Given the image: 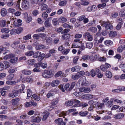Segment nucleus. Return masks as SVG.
<instances>
[{
    "mask_svg": "<svg viewBox=\"0 0 125 125\" xmlns=\"http://www.w3.org/2000/svg\"><path fill=\"white\" fill-rule=\"evenodd\" d=\"M45 54L44 53L42 54L40 52L38 51L34 53L33 54V57L34 58L38 57V61L40 62L45 58Z\"/></svg>",
    "mask_w": 125,
    "mask_h": 125,
    "instance_id": "1",
    "label": "nucleus"
},
{
    "mask_svg": "<svg viewBox=\"0 0 125 125\" xmlns=\"http://www.w3.org/2000/svg\"><path fill=\"white\" fill-rule=\"evenodd\" d=\"M85 73L83 71H82L77 72L76 74L72 75V79L73 80H77L80 78L84 75Z\"/></svg>",
    "mask_w": 125,
    "mask_h": 125,
    "instance_id": "2",
    "label": "nucleus"
},
{
    "mask_svg": "<svg viewBox=\"0 0 125 125\" xmlns=\"http://www.w3.org/2000/svg\"><path fill=\"white\" fill-rule=\"evenodd\" d=\"M101 25L102 26L104 27L106 30H112L113 28V26L110 23L106 21H103L101 22Z\"/></svg>",
    "mask_w": 125,
    "mask_h": 125,
    "instance_id": "3",
    "label": "nucleus"
},
{
    "mask_svg": "<svg viewBox=\"0 0 125 125\" xmlns=\"http://www.w3.org/2000/svg\"><path fill=\"white\" fill-rule=\"evenodd\" d=\"M75 85V82H73L70 85L69 83L66 84L64 86V89L66 91H70L74 87Z\"/></svg>",
    "mask_w": 125,
    "mask_h": 125,
    "instance_id": "4",
    "label": "nucleus"
},
{
    "mask_svg": "<svg viewBox=\"0 0 125 125\" xmlns=\"http://www.w3.org/2000/svg\"><path fill=\"white\" fill-rule=\"evenodd\" d=\"M22 8L24 10L28 9L29 6V3L27 0H22Z\"/></svg>",
    "mask_w": 125,
    "mask_h": 125,
    "instance_id": "5",
    "label": "nucleus"
},
{
    "mask_svg": "<svg viewBox=\"0 0 125 125\" xmlns=\"http://www.w3.org/2000/svg\"><path fill=\"white\" fill-rule=\"evenodd\" d=\"M31 122H32L38 123L40 122L42 120V118L39 116H33L31 117Z\"/></svg>",
    "mask_w": 125,
    "mask_h": 125,
    "instance_id": "6",
    "label": "nucleus"
},
{
    "mask_svg": "<svg viewBox=\"0 0 125 125\" xmlns=\"http://www.w3.org/2000/svg\"><path fill=\"white\" fill-rule=\"evenodd\" d=\"M79 84H81L82 85H85L88 84V82L86 81V77L84 76L80 79L78 81Z\"/></svg>",
    "mask_w": 125,
    "mask_h": 125,
    "instance_id": "7",
    "label": "nucleus"
},
{
    "mask_svg": "<svg viewBox=\"0 0 125 125\" xmlns=\"http://www.w3.org/2000/svg\"><path fill=\"white\" fill-rule=\"evenodd\" d=\"M18 92L19 91L16 90H13L11 92L9 93V97H10L14 98L17 96L18 95Z\"/></svg>",
    "mask_w": 125,
    "mask_h": 125,
    "instance_id": "8",
    "label": "nucleus"
},
{
    "mask_svg": "<svg viewBox=\"0 0 125 125\" xmlns=\"http://www.w3.org/2000/svg\"><path fill=\"white\" fill-rule=\"evenodd\" d=\"M55 122L56 124H59L60 125H65L66 123L63 121L62 119L61 118H59L56 119L54 121Z\"/></svg>",
    "mask_w": 125,
    "mask_h": 125,
    "instance_id": "9",
    "label": "nucleus"
},
{
    "mask_svg": "<svg viewBox=\"0 0 125 125\" xmlns=\"http://www.w3.org/2000/svg\"><path fill=\"white\" fill-rule=\"evenodd\" d=\"M79 91L81 92L88 93L91 91V90L90 88L84 87L83 88H80Z\"/></svg>",
    "mask_w": 125,
    "mask_h": 125,
    "instance_id": "10",
    "label": "nucleus"
},
{
    "mask_svg": "<svg viewBox=\"0 0 125 125\" xmlns=\"http://www.w3.org/2000/svg\"><path fill=\"white\" fill-rule=\"evenodd\" d=\"M124 115L123 114L119 113L115 115H114V117L117 119H120L124 117Z\"/></svg>",
    "mask_w": 125,
    "mask_h": 125,
    "instance_id": "11",
    "label": "nucleus"
},
{
    "mask_svg": "<svg viewBox=\"0 0 125 125\" xmlns=\"http://www.w3.org/2000/svg\"><path fill=\"white\" fill-rule=\"evenodd\" d=\"M104 105L103 103H100L99 102H97L95 104L96 108L99 109H101Z\"/></svg>",
    "mask_w": 125,
    "mask_h": 125,
    "instance_id": "12",
    "label": "nucleus"
},
{
    "mask_svg": "<svg viewBox=\"0 0 125 125\" xmlns=\"http://www.w3.org/2000/svg\"><path fill=\"white\" fill-rule=\"evenodd\" d=\"M80 69V67L78 65L75 66L74 67H72L71 69V71L72 72H78Z\"/></svg>",
    "mask_w": 125,
    "mask_h": 125,
    "instance_id": "13",
    "label": "nucleus"
},
{
    "mask_svg": "<svg viewBox=\"0 0 125 125\" xmlns=\"http://www.w3.org/2000/svg\"><path fill=\"white\" fill-rule=\"evenodd\" d=\"M59 83V81L57 80H56L53 81L52 82L51 85L52 87H53L57 86Z\"/></svg>",
    "mask_w": 125,
    "mask_h": 125,
    "instance_id": "14",
    "label": "nucleus"
},
{
    "mask_svg": "<svg viewBox=\"0 0 125 125\" xmlns=\"http://www.w3.org/2000/svg\"><path fill=\"white\" fill-rule=\"evenodd\" d=\"M48 75H49L50 78L52 77L54 74V71L52 70H45Z\"/></svg>",
    "mask_w": 125,
    "mask_h": 125,
    "instance_id": "15",
    "label": "nucleus"
},
{
    "mask_svg": "<svg viewBox=\"0 0 125 125\" xmlns=\"http://www.w3.org/2000/svg\"><path fill=\"white\" fill-rule=\"evenodd\" d=\"M22 73L24 75H30L31 73V71L29 70L24 69L22 71Z\"/></svg>",
    "mask_w": 125,
    "mask_h": 125,
    "instance_id": "16",
    "label": "nucleus"
},
{
    "mask_svg": "<svg viewBox=\"0 0 125 125\" xmlns=\"http://www.w3.org/2000/svg\"><path fill=\"white\" fill-rule=\"evenodd\" d=\"M125 49V46L123 45H122L120 46L117 49V51L119 52H121L123 50Z\"/></svg>",
    "mask_w": 125,
    "mask_h": 125,
    "instance_id": "17",
    "label": "nucleus"
},
{
    "mask_svg": "<svg viewBox=\"0 0 125 125\" xmlns=\"http://www.w3.org/2000/svg\"><path fill=\"white\" fill-rule=\"evenodd\" d=\"M45 47L44 45L42 44L38 45L35 47V48L37 50L42 49L44 48Z\"/></svg>",
    "mask_w": 125,
    "mask_h": 125,
    "instance_id": "18",
    "label": "nucleus"
},
{
    "mask_svg": "<svg viewBox=\"0 0 125 125\" xmlns=\"http://www.w3.org/2000/svg\"><path fill=\"white\" fill-rule=\"evenodd\" d=\"M20 100V99L19 98L15 99L12 100L11 101L12 104L13 105L19 103Z\"/></svg>",
    "mask_w": 125,
    "mask_h": 125,
    "instance_id": "19",
    "label": "nucleus"
},
{
    "mask_svg": "<svg viewBox=\"0 0 125 125\" xmlns=\"http://www.w3.org/2000/svg\"><path fill=\"white\" fill-rule=\"evenodd\" d=\"M88 113V112L85 111L84 112H80L79 113V114L81 116H86Z\"/></svg>",
    "mask_w": 125,
    "mask_h": 125,
    "instance_id": "20",
    "label": "nucleus"
},
{
    "mask_svg": "<svg viewBox=\"0 0 125 125\" xmlns=\"http://www.w3.org/2000/svg\"><path fill=\"white\" fill-rule=\"evenodd\" d=\"M117 34V32L116 31H111L109 33L110 37H113L116 36Z\"/></svg>",
    "mask_w": 125,
    "mask_h": 125,
    "instance_id": "21",
    "label": "nucleus"
},
{
    "mask_svg": "<svg viewBox=\"0 0 125 125\" xmlns=\"http://www.w3.org/2000/svg\"><path fill=\"white\" fill-rule=\"evenodd\" d=\"M70 35L69 34H66L62 36V38L63 40L67 39L70 37Z\"/></svg>",
    "mask_w": 125,
    "mask_h": 125,
    "instance_id": "22",
    "label": "nucleus"
},
{
    "mask_svg": "<svg viewBox=\"0 0 125 125\" xmlns=\"http://www.w3.org/2000/svg\"><path fill=\"white\" fill-rule=\"evenodd\" d=\"M105 75L108 78H111L112 76V73L109 71H107L106 72Z\"/></svg>",
    "mask_w": 125,
    "mask_h": 125,
    "instance_id": "23",
    "label": "nucleus"
},
{
    "mask_svg": "<svg viewBox=\"0 0 125 125\" xmlns=\"http://www.w3.org/2000/svg\"><path fill=\"white\" fill-rule=\"evenodd\" d=\"M27 98L28 99L30 97L32 94V91L30 89L27 90Z\"/></svg>",
    "mask_w": 125,
    "mask_h": 125,
    "instance_id": "24",
    "label": "nucleus"
},
{
    "mask_svg": "<svg viewBox=\"0 0 125 125\" xmlns=\"http://www.w3.org/2000/svg\"><path fill=\"white\" fill-rule=\"evenodd\" d=\"M104 43L106 45L109 46L112 45L113 42L110 40H107L104 42Z\"/></svg>",
    "mask_w": 125,
    "mask_h": 125,
    "instance_id": "25",
    "label": "nucleus"
},
{
    "mask_svg": "<svg viewBox=\"0 0 125 125\" xmlns=\"http://www.w3.org/2000/svg\"><path fill=\"white\" fill-rule=\"evenodd\" d=\"M7 14V11L6 9L3 8L1 9V14L2 16H5Z\"/></svg>",
    "mask_w": 125,
    "mask_h": 125,
    "instance_id": "26",
    "label": "nucleus"
},
{
    "mask_svg": "<svg viewBox=\"0 0 125 125\" xmlns=\"http://www.w3.org/2000/svg\"><path fill=\"white\" fill-rule=\"evenodd\" d=\"M67 3V1L66 0L62 1L60 2L59 4V6H65Z\"/></svg>",
    "mask_w": 125,
    "mask_h": 125,
    "instance_id": "27",
    "label": "nucleus"
},
{
    "mask_svg": "<svg viewBox=\"0 0 125 125\" xmlns=\"http://www.w3.org/2000/svg\"><path fill=\"white\" fill-rule=\"evenodd\" d=\"M59 21L61 22L64 23L67 21V19L65 17H61L59 19Z\"/></svg>",
    "mask_w": 125,
    "mask_h": 125,
    "instance_id": "28",
    "label": "nucleus"
},
{
    "mask_svg": "<svg viewBox=\"0 0 125 125\" xmlns=\"http://www.w3.org/2000/svg\"><path fill=\"white\" fill-rule=\"evenodd\" d=\"M42 76L45 78H50V76L48 75L45 70L44 71V72L42 73Z\"/></svg>",
    "mask_w": 125,
    "mask_h": 125,
    "instance_id": "29",
    "label": "nucleus"
},
{
    "mask_svg": "<svg viewBox=\"0 0 125 125\" xmlns=\"http://www.w3.org/2000/svg\"><path fill=\"white\" fill-rule=\"evenodd\" d=\"M32 97L34 100L37 101H38L40 99V97L35 94H33L32 95Z\"/></svg>",
    "mask_w": 125,
    "mask_h": 125,
    "instance_id": "30",
    "label": "nucleus"
},
{
    "mask_svg": "<svg viewBox=\"0 0 125 125\" xmlns=\"http://www.w3.org/2000/svg\"><path fill=\"white\" fill-rule=\"evenodd\" d=\"M91 35L90 33L88 32H87L84 33L83 35V37L84 38L86 39Z\"/></svg>",
    "mask_w": 125,
    "mask_h": 125,
    "instance_id": "31",
    "label": "nucleus"
},
{
    "mask_svg": "<svg viewBox=\"0 0 125 125\" xmlns=\"http://www.w3.org/2000/svg\"><path fill=\"white\" fill-rule=\"evenodd\" d=\"M33 52L32 51H31L25 52V54L27 56H31L32 55H33Z\"/></svg>",
    "mask_w": 125,
    "mask_h": 125,
    "instance_id": "32",
    "label": "nucleus"
},
{
    "mask_svg": "<svg viewBox=\"0 0 125 125\" xmlns=\"http://www.w3.org/2000/svg\"><path fill=\"white\" fill-rule=\"evenodd\" d=\"M14 74H11L9 75L7 77V79L9 80H11L14 77Z\"/></svg>",
    "mask_w": 125,
    "mask_h": 125,
    "instance_id": "33",
    "label": "nucleus"
},
{
    "mask_svg": "<svg viewBox=\"0 0 125 125\" xmlns=\"http://www.w3.org/2000/svg\"><path fill=\"white\" fill-rule=\"evenodd\" d=\"M6 23L7 22L5 20H2L0 21V25L2 27H4L6 25Z\"/></svg>",
    "mask_w": 125,
    "mask_h": 125,
    "instance_id": "34",
    "label": "nucleus"
},
{
    "mask_svg": "<svg viewBox=\"0 0 125 125\" xmlns=\"http://www.w3.org/2000/svg\"><path fill=\"white\" fill-rule=\"evenodd\" d=\"M31 38V34H29L27 35L26 36H24L23 39L25 40H28Z\"/></svg>",
    "mask_w": 125,
    "mask_h": 125,
    "instance_id": "35",
    "label": "nucleus"
},
{
    "mask_svg": "<svg viewBox=\"0 0 125 125\" xmlns=\"http://www.w3.org/2000/svg\"><path fill=\"white\" fill-rule=\"evenodd\" d=\"M16 21H14V22L13 23L12 25L13 26V27L14 28L15 27L19 26H20V24H19L17 21L16 22Z\"/></svg>",
    "mask_w": 125,
    "mask_h": 125,
    "instance_id": "36",
    "label": "nucleus"
},
{
    "mask_svg": "<svg viewBox=\"0 0 125 125\" xmlns=\"http://www.w3.org/2000/svg\"><path fill=\"white\" fill-rule=\"evenodd\" d=\"M93 45V43H87L86 44V47L90 49L92 47Z\"/></svg>",
    "mask_w": 125,
    "mask_h": 125,
    "instance_id": "37",
    "label": "nucleus"
},
{
    "mask_svg": "<svg viewBox=\"0 0 125 125\" xmlns=\"http://www.w3.org/2000/svg\"><path fill=\"white\" fill-rule=\"evenodd\" d=\"M45 25L47 27H50L51 25V23L49 21H46L45 22Z\"/></svg>",
    "mask_w": 125,
    "mask_h": 125,
    "instance_id": "38",
    "label": "nucleus"
},
{
    "mask_svg": "<svg viewBox=\"0 0 125 125\" xmlns=\"http://www.w3.org/2000/svg\"><path fill=\"white\" fill-rule=\"evenodd\" d=\"M10 31L9 29L8 28H3L1 30V32H2L8 33Z\"/></svg>",
    "mask_w": 125,
    "mask_h": 125,
    "instance_id": "39",
    "label": "nucleus"
},
{
    "mask_svg": "<svg viewBox=\"0 0 125 125\" xmlns=\"http://www.w3.org/2000/svg\"><path fill=\"white\" fill-rule=\"evenodd\" d=\"M54 94L51 91H49V92L47 94V97L49 98L51 96H52L54 95Z\"/></svg>",
    "mask_w": 125,
    "mask_h": 125,
    "instance_id": "40",
    "label": "nucleus"
},
{
    "mask_svg": "<svg viewBox=\"0 0 125 125\" xmlns=\"http://www.w3.org/2000/svg\"><path fill=\"white\" fill-rule=\"evenodd\" d=\"M66 105L68 106H70L73 104L72 100L70 101H68L65 102V103Z\"/></svg>",
    "mask_w": 125,
    "mask_h": 125,
    "instance_id": "41",
    "label": "nucleus"
},
{
    "mask_svg": "<svg viewBox=\"0 0 125 125\" xmlns=\"http://www.w3.org/2000/svg\"><path fill=\"white\" fill-rule=\"evenodd\" d=\"M25 19V20L26 22L27 23H28L31 21L32 17L31 16H29Z\"/></svg>",
    "mask_w": 125,
    "mask_h": 125,
    "instance_id": "42",
    "label": "nucleus"
},
{
    "mask_svg": "<svg viewBox=\"0 0 125 125\" xmlns=\"http://www.w3.org/2000/svg\"><path fill=\"white\" fill-rule=\"evenodd\" d=\"M52 21L53 24L54 25H56L58 24V22L56 19H53Z\"/></svg>",
    "mask_w": 125,
    "mask_h": 125,
    "instance_id": "43",
    "label": "nucleus"
},
{
    "mask_svg": "<svg viewBox=\"0 0 125 125\" xmlns=\"http://www.w3.org/2000/svg\"><path fill=\"white\" fill-rule=\"evenodd\" d=\"M58 101V99H53L52 101V104L53 105H55L57 104Z\"/></svg>",
    "mask_w": 125,
    "mask_h": 125,
    "instance_id": "44",
    "label": "nucleus"
},
{
    "mask_svg": "<svg viewBox=\"0 0 125 125\" xmlns=\"http://www.w3.org/2000/svg\"><path fill=\"white\" fill-rule=\"evenodd\" d=\"M98 60L100 62H105L106 60V59L104 57H100L98 59Z\"/></svg>",
    "mask_w": 125,
    "mask_h": 125,
    "instance_id": "45",
    "label": "nucleus"
},
{
    "mask_svg": "<svg viewBox=\"0 0 125 125\" xmlns=\"http://www.w3.org/2000/svg\"><path fill=\"white\" fill-rule=\"evenodd\" d=\"M35 61L34 59L29 60L27 61V63L29 64H32L35 62Z\"/></svg>",
    "mask_w": 125,
    "mask_h": 125,
    "instance_id": "46",
    "label": "nucleus"
},
{
    "mask_svg": "<svg viewBox=\"0 0 125 125\" xmlns=\"http://www.w3.org/2000/svg\"><path fill=\"white\" fill-rule=\"evenodd\" d=\"M49 113H46L43 116L42 118V120L43 121L45 120L49 116Z\"/></svg>",
    "mask_w": 125,
    "mask_h": 125,
    "instance_id": "47",
    "label": "nucleus"
},
{
    "mask_svg": "<svg viewBox=\"0 0 125 125\" xmlns=\"http://www.w3.org/2000/svg\"><path fill=\"white\" fill-rule=\"evenodd\" d=\"M48 16V15L46 12H45L43 13L42 15V17L44 19L47 18Z\"/></svg>",
    "mask_w": 125,
    "mask_h": 125,
    "instance_id": "48",
    "label": "nucleus"
},
{
    "mask_svg": "<svg viewBox=\"0 0 125 125\" xmlns=\"http://www.w3.org/2000/svg\"><path fill=\"white\" fill-rule=\"evenodd\" d=\"M4 63L5 65L6 68H8L10 66V63L9 62H8L7 61H4Z\"/></svg>",
    "mask_w": 125,
    "mask_h": 125,
    "instance_id": "49",
    "label": "nucleus"
},
{
    "mask_svg": "<svg viewBox=\"0 0 125 125\" xmlns=\"http://www.w3.org/2000/svg\"><path fill=\"white\" fill-rule=\"evenodd\" d=\"M89 2L87 1H83L81 2V4L82 5L86 6L88 5Z\"/></svg>",
    "mask_w": 125,
    "mask_h": 125,
    "instance_id": "50",
    "label": "nucleus"
},
{
    "mask_svg": "<svg viewBox=\"0 0 125 125\" xmlns=\"http://www.w3.org/2000/svg\"><path fill=\"white\" fill-rule=\"evenodd\" d=\"M117 22L119 23L118 24H120L122 25L123 23V20L120 18L118 19L117 20Z\"/></svg>",
    "mask_w": 125,
    "mask_h": 125,
    "instance_id": "51",
    "label": "nucleus"
},
{
    "mask_svg": "<svg viewBox=\"0 0 125 125\" xmlns=\"http://www.w3.org/2000/svg\"><path fill=\"white\" fill-rule=\"evenodd\" d=\"M62 72L61 71L57 72L55 75V77H57L60 76L62 74Z\"/></svg>",
    "mask_w": 125,
    "mask_h": 125,
    "instance_id": "52",
    "label": "nucleus"
},
{
    "mask_svg": "<svg viewBox=\"0 0 125 125\" xmlns=\"http://www.w3.org/2000/svg\"><path fill=\"white\" fill-rule=\"evenodd\" d=\"M5 68V66L3 63L0 62V71L3 70Z\"/></svg>",
    "mask_w": 125,
    "mask_h": 125,
    "instance_id": "53",
    "label": "nucleus"
},
{
    "mask_svg": "<svg viewBox=\"0 0 125 125\" xmlns=\"http://www.w3.org/2000/svg\"><path fill=\"white\" fill-rule=\"evenodd\" d=\"M7 5L9 7L12 6L14 4V2L12 1L8 2H7Z\"/></svg>",
    "mask_w": 125,
    "mask_h": 125,
    "instance_id": "54",
    "label": "nucleus"
},
{
    "mask_svg": "<svg viewBox=\"0 0 125 125\" xmlns=\"http://www.w3.org/2000/svg\"><path fill=\"white\" fill-rule=\"evenodd\" d=\"M18 48L22 50H24L25 49V45L24 44L20 45L19 46Z\"/></svg>",
    "mask_w": 125,
    "mask_h": 125,
    "instance_id": "55",
    "label": "nucleus"
},
{
    "mask_svg": "<svg viewBox=\"0 0 125 125\" xmlns=\"http://www.w3.org/2000/svg\"><path fill=\"white\" fill-rule=\"evenodd\" d=\"M41 65V62H38L34 64V66L35 68H39Z\"/></svg>",
    "mask_w": 125,
    "mask_h": 125,
    "instance_id": "56",
    "label": "nucleus"
},
{
    "mask_svg": "<svg viewBox=\"0 0 125 125\" xmlns=\"http://www.w3.org/2000/svg\"><path fill=\"white\" fill-rule=\"evenodd\" d=\"M40 34L39 33L38 34H34L33 37V38L35 39H38L39 38V37H40Z\"/></svg>",
    "mask_w": 125,
    "mask_h": 125,
    "instance_id": "57",
    "label": "nucleus"
},
{
    "mask_svg": "<svg viewBox=\"0 0 125 125\" xmlns=\"http://www.w3.org/2000/svg\"><path fill=\"white\" fill-rule=\"evenodd\" d=\"M100 69L103 71H104L107 69V67L104 65H102L100 66Z\"/></svg>",
    "mask_w": 125,
    "mask_h": 125,
    "instance_id": "58",
    "label": "nucleus"
},
{
    "mask_svg": "<svg viewBox=\"0 0 125 125\" xmlns=\"http://www.w3.org/2000/svg\"><path fill=\"white\" fill-rule=\"evenodd\" d=\"M79 58L78 56H76L74 58L73 60V62L74 63H76L78 61Z\"/></svg>",
    "mask_w": 125,
    "mask_h": 125,
    "instance_id": "59",
    "label": "nucleus"
},
{
    "mask_svg": "<svg viewBox=\"0 0 125 125\" xmlns=\"http://www.w3.org/2000/svg\"><path fill=\"white\" fill-rule=\"evenodd\" d=\"M15 11V10L13 8H9L8 9L9 12L12 13L14 14Z\"/></svg>",
    "mask_w": 125,
    "mask_h": 125,
    "instance_id": "60",
    "label": "nucleus"
},
{
    "mask_svg": "<svg viewBox=\"0 0 125 125\" xmlns=\"http://www.w3.org/2000/svg\"><path fill=\"white\" fill-rule=\"evenodd\" d=\"M46 42L49 43H51L52 42V39L50 37H49L46 39Z\"/></svg>",
    "mask_w": 125,
    "mask_h": 125,
    "instance_id": "61",
    "label": "nucleus"
},
{
    "mask_svg": "<svg viewBox=\"0 0 125 125\" xmlns=\"http://www.w3.org/2000/svg\"><path fill=\"white\" fill-rule=\"evenodd\" d=\"M17 71L16 69H10L8 72L9 73H14L15 71Z\"/></svg>",
    "mask_w": 125,
    "mask_h": 125,
    "instance_id": "62",
    "label": "nucleus"
},
{
    "mask_svg": "<svg viewBox=\"0 0 125 125\" xmlns=\"http://www.w3.org/2000/svg\"><path fill=\"white\" fill-rule=\"evenodd\" d=\"M82 35L79 33L76 34L75 35V38L76 39H79L81 38L82 37Z\"/></svg>",
    "mask_w": 125,
    "mask_h": 125,
    "instance_id": "63",
    "label": "nucleus"
},
{
    "mask_svg": "<svg viewBox=\"0 0 125 125\" xmlns=\"http://www.w3.org/2000/svg\"><path fill=\"white\" fill-rule=\"evenodd\" d=\"M9 35L8 34H5L2 35L1 36V38L4 39H6L8 38L9 37Z\"/></svg>",
    "mask_w": 125,
    "mask_h": 125,
    "instance_id": "64",
    "label": "nucleus"
}]
</instances>
